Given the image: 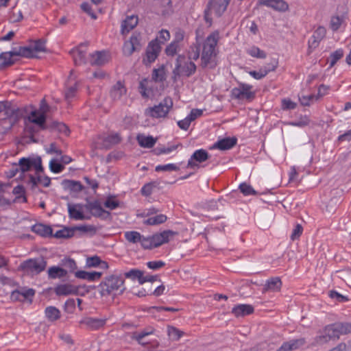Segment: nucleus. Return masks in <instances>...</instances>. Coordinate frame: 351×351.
<instances>
[{
  "label": "nucleus",
  "instance_id": "nucleus-13",
  "mask_svg": "<svg viewBox=\"0 0 351 351\" xmlns=\"http://www.w3.org/2000/svg\"><path fill=\"white\" fill-rule=\"evenodd\" d=\"M127 94V88L124 84L121 81H118L110 89V97L114 101H121L125 97Z\"/></svg>",
  "mask_w": 351,
  "mask_h": 351
},
{
  "label": "nucleus",
  "instance_id": "nucleus-34",
  "mask_svg": "<svg viewBox=\"0 0 351 351\" xmlns=\"http://www.w3.org/2000/svg\"><path fill=\"white\" fill-rule=\"evenodd\" d=\"M121 141V137L117 133L110 134L104 137V146L108 147L118 144Z\"/></svg>",
  "mask_w": 351,
  "mask_h": 351
},
{
  "label": "nucleus",
  "instance_id": "nucleus-57",
  "mask_svg": "<svg viewBox=\"0 0 351 351\" xmlns=\"http://www.w3.org/2000/svg\"><path fill=\"white\" fill-rule=\"evenodd\" d=\"M329 296L331 299L338 302H345L349 300L347 296L343 295L336 291H330Z\"/></svg>",
  "mask_w": 351,
  "mask_h": 351
},
{
  "label": "nucleus",
  "instance_id": "nucleus-21",
  "mask_svg": "<svg viewBox=\"0 0 351 351\" xmlns=\"http://www.w3.org/2000/svg\"><path fill=\"white\" fill-rule=\"evenodd\" d=\"M261 4L271 7L275 10L285 12L288 10L289 5L283 0H259Z\"/></svg>",
  "mask_w": 351,
  "mask_h": 351
},
{
  "label": "nucleus",
  "instance_id": "nucleus-60",
  "mask_svg": "<svg viewBox=\"0 0 351 351\" xmlns=\"http://www.w3.org/2000/svg\"><path fill=\"white\" fill-rule=\"evenodd\" d=\"M13 193L14 195H17L16 197V199H20L21 198L23 202H27L26 197L23 195V194H24V189H23V187L22 186L18 185V186H15L13 189Z\"/></svg>",
  "mask_w": 351,
  "mask_h": 351
},
{
  "label": "nucleus",
  "instance_id": "nucleus-17",
  "mask_svg": "<svg viewBox=\"0 0 351 351\" xmlns=\"http://www.w3.org/2000/svg\"><path fill=\"white\" fill-rule=\"evenodd\" d=\"M69 217L75 220H84L86 219L83 213V206L80 204H67Z\"/></svg>",
  "mask_w": 351,
  "mask_h": 351
},
{
  "label": "nucleus",
  "instance_id": "nucleus-24",
  "mask_svg": "<svg viewBox=\"0 0 351 351\" xmlns=\"http://www.w3.org/2000/svg\"><path fill=\"white\" fill-rule=\"evenodd\" d=\"M28 183L31 184L32 188H34L38 184L45 187H48L51 184V179L48 176H42L38 175L36 176H29Z\"/></svg>",
  "mask_w": 351,
  "mask_h": 351
},
{
  "label": "nucleus",
  "instance_id": "nucleus-47",
  "mask_svg": "<svg viewBox=\"0 0 351 351\" xmlns=\"http://www.w3.org/2000/svg\"><path fill=\"white\" fill-rule=\"evenodd\" d=\"M171 38L170 33L167 29H162L159 32L158 35L154 39L157 40V43L161 46L165 42L168 41Z\"/></svg>",
  "mask_w": 351,
  "mask_h": 351
},
{
  "label": "nucleus",
  "instance_id": "nucleus-44",
  "mask_svg": "<svg viewBox=\"0 0 351 351\" xmlns=\"http://www.w3.org/2000/svg\"><path fill=\"white\" fill-rule=\"evenodd\" d=\"M153 333V331L151 330V331H141V332H134L133 333L132 335V338L134 340H136L138 344L140 345H142V346H145L146 345L147 343V342H145L143 341V338L149 335H151Z\"/></svg>",
  "mask_w": 351,
  "mask_h": 351
},
{
  "label": "nucleus",
  "instance_id": "nucleus-48",
  "mask_svg": "<svg viewBox=\"0 0 351 351\" xmlns=\"http://www.w3.org/2000/svg\"><path fill=\"white\" fill-rule=\"evenodd\" d=\"M254 308H232L231 313L237 317H245L254 313Z\"/></svg>",
  "mask_w": 351,
  "mask_h": 351
},
{
  "label": "nucleus",
  "instance_id": "nucleus-9",
  "mask_svg": "<svg viewBox=\"0 0 351 351\" xmlns=\"http://www.w3.org/2000/svg\"><path fill=\"white\" fill-rule=\"evenodd\" d=\"M161 51V47L157 43L156 40L150 41L147 47L145 57L143 58V62L146 66H149L158 57Z\"/></svg>",
  "mask_w": 351,
  "mask_h": 351
},
{
  "label": "nucleus",
  "instance_id": "nucleus-31",
  "mask_svg": "<svg viewBox=\"0 0 351 351\" xmlns=\"http://www.w3.org/2000/svg\"><path fill=\"white\" fill-rule=\"evenodd\" d=\"M337 323L330 324L324 328V332L326 333L330 340H335L339 338L340 334Z\"/></svg>",
  "mask_w": 351,
  "mask_h": 351
},
{
  "label": "nucleus",
  "instance_id": "nucleus-8",
  "mask_svg": "<svg viewBox=\"0 0 351 351\" xmlns=\"http://www.w3.org/2000/svg\"><path fill=\"white\" fill-rule=\"evenodd\" d=\"M252 85L239 83L237 87L231 90V97L236 99L251 101L255 97V93L252 90Z\"/></svg>",
  "mask_w": 351,
  "mask_h": 351
},
{
  "label": "nucleus",
  "instance_id": "nucleus-39",
  "mask_svg": "<svg viewBox=\"0 0 351 351\" xmlns=\"http://www.w3.org/2000/svg\"><path fill=\"white\" fill-rule=\"evenodd\" d=\"M330 339L327 336L326 333L324 332V328L322 331L319 332V335H317L313 340V342L311 343L312 346H315L318 345H323L324 343H328L330 341Z\"/></svg>",
  "mask_w": 351,
  "mask_h": 351
},
{
  "label": "nucleus",
  "instance_id": "nucleus-42",
  "mask_svg": "<svg viewBox=\"0 0 351 351\" xmlns=\"http://www.w3.org/2000/svg\"><path fill=\"white\" fill-rule=\"evenodd\" d=\"M180 170V167L173 163H169L166 165H158L155 167V171H177Z\"/></svg>",
  "mask_w": 351,
  "mask_h": 351
},
{
  "label": "nucleus",
  "instance_id": "nucleus-6",
  "mask_svg": "<svg viewBox=\"0 0 351 351\" xmlns=\"http://www.w3.org/2000/svg\"><path fill=\"white\" fill-rule=\"evenodd\" d=\"M173 106V101L170 97H165L158 105L147 108L145 114L152 118L165 117Z\"/></svg>",
  "mask_w": 351,
  "mask_h": 351
},
{
  "label": "nucleus",
  "instance_id": "nucleus-41",
  "mask_svg": "<svg viewBox=\"0 0 351 351\" xmlns=\"http://www.w3.org/2000/svg\"><path fill=\"white\" fill-rule=\"evenodd\" d=\"M19 166L22 172H26L32 169L33 159L22 158L19 160Z\"/></svg>",
  "mask_w": 351,
  "mask_h": 351
},
{
  "label": "nucleus",
  "instance_id": "nucleus-51",
  "mask_svg": "<svg viewBox=\"0 0 351 351\" xmlns=\"http://www.w3.org/2000/svg\"><path fill=\"white\" fill-rule=\"evenodd\" d=\"M178 147V145H171L170 147H156L154 152L156 155L159 156L161 154H169L173 151L176 150Z\"/></svg>",
  "mask_w": 351,
  "mask_h": 351
},
{
  "label": "nucleus",
  "instance_id": "nucleus-3",
  "mask_svg": "<svg viewBox=\"0 0 351 351\" xmlns=\"http://www.w3.org/2000/svg\"><path fill=\"white\" fill-rule=\"evenodd\" d=\"M178 233L171 230H166L160 232H156L152 235L146 237L145 250H152L158 247L165 243L169 242Z\"/></svg>",
  "mask_w": 351,
  "mask_h": 351
},
{
  "label": "nucleus",
  "instance_id": "nucleus-20",
  "mask_svg": "<svg viewBox=\"0 0 351 351\" xmlns=\"http://www.w3.org/2000/svg\"><path fill=\"white\" fill-rule=\"evenodd\" d=\"M282 281L278 277L268 279L263 287V292H276L280 290Z\"/></svg>",
  "mask_w": 351,
  "mask_h": 351
},
{
  "label": "nucleus",
  "instance_id": "nucleus-38",
  "mask_svg": "<svg viewBox=\"0 0 351 351\" xmlns=\"http://www.w3.org/2000/svg\"><path fill=\"white\" fill-rule=\"evenodd\" d=\"M74 235V229L69 228H63L57 230L54 234V237L58 239L71 238Z\"/></svg>",
  "mask_w": 351,
  "mask_h": 351
},
{
  "label": "nucleus",
  "instance_id": "nucleus-11",
  "mask_svg": "<svg viewBox=\"0 0 351 351\" xmlns=\"http://www.w3.org/2000/svg\"><path fill=\"white\" fill-rule=\"evenodd\" d=\"M47 106H41L39 110H35L31 112L27 119L29 121L36 124L41 129L45 128V112H47Z\"/></svg>",
  "mask_w": 351,
  "mask_h": 351
},
{
  "label": "nucleus",
  "instance_id": "nucleus-62",
  "mask_svg": "<svg viewBox=\"0 0 351 351\" xmlns=\"http://www.w3.org/2000/svg\"><path fill=\"white\" fill-rule=\"evenodd\" d=\"M340 335L351 332V324L337 323Z\"/></svg>",
  "mask_w": 351,
  "mask_h": 351
},
{
  "label": "nucleus",
  "instance_id": "nucleus-64",
  "mask_svg": "<svg viewBox=\"0 0 351 351\" xmlns=\"http://www.w3.org/2000/svg\"><path fill=\"white\" fill-rule=\"evenodd\" d=\"M49 168L52 172L58 173L62 172L64 167L55 160H52L49 162Z\"/></svg>",
  "mask_w": 351,
  "mask_h": 351
},
{
  "label": "nucleus",
  "instance_id": "nucleus-15",
  "mask_svg": "<svg viewBox=\"0 0 351 351\" xmlns=\"http://www.w3.org/2000/svg\"><path fill=\"white\" fill-rule=\"evenodd\" d=\"M108 320V317H103L101 318L96 317H85L80 321L81 324L86 325L90 330H97L103 328Z\"/></svg>",
  "mask_w": 351,
  "mask_h": 351
},
{
  "label": "nucleus",
  "instance_id": "nucleus-33",
  "mask_svg": "<svg viewBox=\"0 0 351 351\" xmlns=\"http://www.w3.org/2000/svg\"><path fill=\"white\" fill-rule=\"evenodd\" d=\"M47 272L49 278L52 279L62 278L66 275V271L65 269L57 266L49 267Z\"/></svg>",
  "mask_w": 351,
  "mask_h": 351
},
{
  "label": "nucleus",
  "instance_id": "nucleus-56",
  "mask_svg": "<svg viewBox=\"0 0 351 351\" xmlns=\"http://www.w3.org/2000/svg\"><path fill=\"white\" fill-rule=\"evenodd\" d=\"M101 264V258L98 256L88 257L86 261V265L88 267H97Z\"/></svg>",
  "mask_w": 351,
  "mask_h": 351
},
{
  "label": "nucleus",
  "instance_id": "nucleus-53",
  "mask_svg": "<svg viewBox=\"0 0 351 351\" xmlns=\"http://www.w3.org/2000/svg\"><path fill=\"white\" fill-rule=\"evenodd\" d=\"M30 45L32 48L34 54L36 52H42L45 51V43L42 40H36Z\"/></svg>",
  "mask_w": 351,
  "mask_h": 351
},
{
  "label": "nucleus",
  "instance_id": "nucleus-14",
  "mask_svg": "<svg viewBox=\"0 0 351 351\" xmlns=\"http://www.w3.org/2000/svg\"><path fill=\"white\" fill-rule=\"evenodd\" d=\"M125 240L132 244L139 243L141 247L145 250L146 237L141 234L139 232L135 230L126 231L124 233Z\"/></svg>",
  "mask_w": 351,
  "mask_h": 351
},
{
  "label": "nucleus",
  "instance_id": "nucleus-2",
  "mask_svg": "<svg viewBox=\"0 0 351 351\" xmlns=\"http://www.w3.org/2000/svg\"><path fill=\"white\" fill-rule=\"evenodd\" d=\"M99 287L101 295L120 294L125 290L124 279L121 276L110 275L101 282Z\"/></svg>",
  "mask_w": 351,
  "mask_h": 351
},
{
  "label": "nucleus",
  "instance_id": "nucleus-32",
  "mask_svg": "<svg viewBox=\"0 0 351 351\" xmlns=\"http://www.w3.org/2000/svg\"><path fill=\"white\" fill-rule=\"evenodd\" d=\"M167 219V217L163 214H159L154 217H150L143 221V223L147 226H155L165 223Z\"/></svg>",
  "mask_w": 351,
  "mask_h": 351
},
{
  "label": "nucleus",
  "instance_id": "nucleus-40",
  "mask_svg": "<svg viewBox=\"0 0 351 351\" xmlns=\"http://www.w3.org/2000/svg\"><path fill=\"white\" fill-rule=\"evenodd\" d=\"M104 205L106 208L112 210L120 206V202L114 196H109L106 198Z\"/></svg>",
  "mask_w": 351,
  "mask_h": 351
},
{
  "label": "nucleus",
  "instance_id": "nucleus-18",
  "mask_svg": "<svg viewBox=\"0 0 351 351\" xmlns=\"http://www.w3.org/2000/svg\"><path fill=\"white\" fill-rule=\"evenodd\" d=\"M277 63L267 64L261 67L258 71H251L249 72L250 76L256 80H261L265 77L269 72L275 71Z\"/></svg>",
  "mask_w": 351,
  "mask_h": 351
},
{
  "label": "nucleus",
  "instance_id": "nucleus-22",
  "mask_svg": "<svg viewBox=\"0 0 351 351\" xmlns=\"http://www.w3.org/2000/svg\"><path fill=\"white\" fill-rule=\"evenodd\" d=\"M102 276L101 272L92 271L88 272L86 271H77L75 273V276L79 279L86 280L88 282H95L100 279Z\"/></svg>",
  "mask_w": 351,
  "mask_h": 351
},
{
  "label": "nucleus",
  "instance_id": "nucleus-63",
  "mask_svg": "<svg viewBox=\"0 0 351 351\" xmlns=\"http://www.w3.org/2000/svg\"><path fill=\"white\" fill-rule=\"evenodd\" d=\"M310 120L307 116L302 117L299 120L291 122L289 124L296 127H304L308 125Z\"/></svg>",
  "mask_w": 351,
  "mask_h": 351
},
{
  "label": "nucleus",
  "instance_id": "nucleus-4",
  "mask_svg": "<svg viewBox=\"0 0 351 351\" xmlns=\"http://www.w3.org/2000/svg\"><path fill=\"white\" fill-rule=\"evenodd\" d=\"M230 0H211L204 11V19L209 26L212 25L213 15L221 16L226 10Z\"/></svg>",
  "mask_w": 351,
  "mask_h": 351
},
{
  "label": "nucleus",
  "instance_id": "nucleus-29",
  "mask_svg": "<svg viewBox=\"0 0 351 351\" xmlns=\"http://www.w3.org/2000/svg\"><path fill=\"white\" fill-rule=\"evenodd\" d=\"M13 56H15V54L13 53V49L10 51L0 53V67L12 65L14 62L12 60Z\"/></svg>",
  "mask_w": 351,
  "mask_h": 351
},
{
  "label": "nucleus",
  "instance_id": "nucleus-49",
  "mask_svg": "<svg viewBox=\"0 0 351 351\" xmlns=\"http://www.w3.org/2000/svg\"><path fill=\"white\" fill-rule=\"evenodd\" d=\"M179 49V44L171 41L165 48V52L167 56H174Z\"/></svg>",
  "mask_w": 351,
  "mask_h": 351
},
{
  "label": "nucleus",
  "instance_id": "nucleus-1",
  "mask_svg": "<svg viewBox=\"0 0 351 351\" xmlns=\"http://www.w3.org/2000/svg\"><path fill=\"white\" fill-rule=\"evenodd\" d=\"M219 32L216 30L209 34L203 43L201 54V66L204 69H215L217 64L216 49L219 40Z\"/></svg>",
  "mask_w": 351,
  "mask_h": 351
},
{
  "label": "nucleus",
  "instance_id": "nucleus-25",
  "mask_svg": "<svg viewBox=\"0 0 351 351\" xmlns=\"http://www.w3.org/2000/svg\"><path fill=\"white\" fill-rule=\"evenodd\" d=\"M55 292L58 295H66L77 292V289L75 286L69 284H60L55 287Z\"/></svg>",
  "mask_w": 351,
  "mask_h": 351
},
{
  "label": "nucleus",
  "instance_id": "nucleus-45",
  "mask_svg": "<svg viewBox=\"0 0 351 351\" xmlns=\"http://www.w3.org/2000/svg\"><path fill=\"white\" fill-rule=\"evenodd\" d=\"M343 56V51L341 49H339L332 52L329 58L330 67H332L336 62L340 60Z\"/></svg>",
  "mask_w": 351,
  "mask_h": 351
},
{
  "label": "nucleus",
  "instance_id": "nucleus-16",
  "mask_svg": "<svg viewBox=\"0 0 351 351\" xmlns=\"http://www.w3.org/2000/svg\"><path fill=\"white\" fill-rule=\"evenodd\" d=\"M110 60L109 55L107 52L95 51V53L90 54L88 58V62L93 66H102L107 63Z\"/></svg>",
  "mask_w": 351,
  "mask_h": 351
},
{
  "label": "nucleus",
  "instance_id": "nucleus-12",
  "mask_svg": "<svg viewBox=\"0 0 351 351\" xmlns=\"http://www.w3.org/2000/svg\"><path fill=\"white\" fill-rule=\"evenodd\" d=\"M88 45L84 43L80 44L76 49L71 51V54L75 64L81 65L85 64L88 59L87 58Z\"/></svg>",
  "mask_w": 351,
  "mask_h": 351
},
{
  "label": "nucleus",
  "instance_id": "nucleus-28",
  "mask_svg": "<svg viewBox=\"0 0 351 351\" xmlns=\"http://www.w3.org/2000/svg\"><path fill=\"white\" fill-rule=\"evenodd\" d=\"M137 141L139 145L142 147L152 148L156 143V139L151 136H145L139 134L137 136Z\"/></svg>",
  "mask_w": 351,
  "mask_h": 351
},
{
  "label": "nucleus",
  "instance_id": "nucleus-50",
  "mask_svg": "<svg viewBox=\"0 0 351 351\" xmlns=\"http://www.w3.org/2000/svg\"><path fill=\"white\" fill-rule=\"evenodd\" d=\"M66 186L70 191L73 192H80L83 189V186L78 181L67 180L66 182Z\"/></svg>",
  "mask_w": 351,
  "mask_h": 351
},
{
  "label": "nucleus",
  "instance_id": "nucleus-52",
  "mask_svg": "<svg viewBox=\"0 0 351 351\" xmlns=\"http://www.w3.org/2000/svg\"><path fill=\"white\" fill-rule=\"evenodd\" d=\"M143 271L136 269H132L125 273V277L131 278L132 280H138L139 284H141V278L142 277Z\"/></svg>",
  "mask_w": 351,
  "mask_h": 351
},
{
  "label": "nucleus",
  "instance_id": "nucleus-5",
  "mask_svg": "<svg viewBox=\"0 0 351 351\" xmlns=\"http://www.w3.org/2000/svg\"><path fill=\"white\" fill-rule=\"evenodd\" d=\"M196 65L191 60H186L184 55H179L176 58L173 74L175 77L184 75L190 77L196 71Z\"/></svg>",
  "mask_w": 351,
  "mask_h": 351
},
{
  "label": "nucleus",
  "instance_id": "nucleus-55",
  "mask_svg": "<svg viewBox=\"0 0 351 351\" xmlns=\"http://www.w3.org/2000/svg\"><path fill=\"white\" fill-rule=\"evenodd\" d=\"M77 92V83L66 88L65 90V98L68 101L73 99Z\"/></svg>",
  "mask_w": 351,
  "mask_h": 351
},
{
  "label": "nucleus",
  "instance_id": "nucleus-27",
  "mask_svg": "<svg viewBox=\"0 0 351 351\" xmlns=\"http://www.w3.org/2000/svg\"><path fill=\"white\" fill-rule=\"evenodd\" d=\"M32 231L42 237L52 235V228L51 226L43 223H37L33 226Z\"/></svg>",
  "mask_w": 351,
  "mask_h": 351
},
{
  "label": "nucleus",
  "instance_id": "nucleus-46",
  "mask_svg": "<svg viewBox=\"0 0 351 351\" xmlns=\"http://www.w3.org/2000/svg\"><path fill=\"white\" fill-rule=\"evenodd\" d=\"M45 316L51 322L58 319L60 316L58 308H45Z\"/></svg>",
  "mask_w": 351,
  "mask_h": 351
},
{
  "label": "nucleus",
  "instance_id": "nucleus-54",
  "mask_svg": "<svg viewBox=\"0 0 351 351\" xmlns=\"http://www.w3.org/2000/svg\"><path fill=\"white\" fill-rule=\"evenodd\" d=\"M342 23V18L338 16H332L330 19V27L332 31L336 32L341 27Z\"/></svg>",
  "mask_w": 351,
  "mask_h": 351
},
{
  "label": "nucleus",
  "instance_id": "nucleus-10",
  "mask_svg": "<svg viewBox=\"0 0 351 351\" xmlns=\"http://www.w3.org/2000/svg\"><path fill=\"white\" fill-rule=\"evenodd\" d=\"M210 158L208 152L204 149L195 150L189 159L186 168L195 169L199 168L200 164Z\"/></svg>",
  "mask_w": 351,
  "mask_h": 351
},
{
  "label": "nucleus",
  "instance_id": "nucleus-59",
  "mask_svg": "<svg viewBox=\"0 0 351 351\" xmlns=\"http://www.w3.org/2000/svg\"><path fill=\"white\" fill-rule=\"evenodd\" d=\"M129 41L131 42L132 45H133V47H134V49L136 51L140 50V49L141 47V36L139 34H136V33L133 34L131 36Z\"/></svg>",
  "mask_w": 351,
  "mask_h": 351
},
{
  "label": "nucleus",
  "instance_id": "nucleus-23",
  "mask_svg": "<svg viewBox=\"0 0 351 351\" xmlns=\"http://www.w3.org/2000/svg\"><path fill=\"white\" fill-rule=\"evenodd\" d=\"M138 21L137 16L132 15L128 16L121 24V33L124 34L130 32L137 25Z\"/></svg>",
  "mask_w": 351,
  "mask_h": 351
},
{
  "label": "nucleus",
  "instance_id": "nucleus-61",
  "mask_svg": "<svg viewBox=\"0 0 351 351\" xmlns=\"http://www.w3.org/2000/svg\"><path fill=\"white\" fill-rule=\"evenodd\" d=\"M303 232V228L302 226L298 223L295 226L294 228L293 229V231L291 232V234L290 236L291 239L292 241H295L296 239H298Z\"/></svg>",
  "mask_w": 351,
  "mask_h": 351
},
{
  "label": "nucleus",
  "instance_id": "nucleus-37",
  "mask_svg": "<svg viewBox=\"0 0 351 351\" xmlns=\"http://www.w3.org/2000/svg\"><path fill=\"white\" fill-rule=\"evenodd\" d=\"M247 53L252 57L264 59L266 58V53L256 46H252L247 49Z\"/></svg>",
  "mask_w": 351,
  "mask_h": 351
},
{
  "label": "nucleus",
  "instance_id": "nucleus-7",
  "mask_svg": "<svg viewBox=\"0 0 351 351\" xmlns=\"http://www.w3.org/2000/svg\"><path fill=\"white\" fill-rule=\"evenodd\" d=\"M46 266L47 262L43 258H29L21 263L20 269L26 273L39 274Z\"/></svg>",
  "mask_w": 351,
  "mask_h": 351
},
{
  "label": "nucleus",
  "instance_id": "nucleus-35",
  "mask_svg": "<svg viewBox=\"0 0 351 351\" xmlns=\"http://www.w3.org/2000/svg\"><path fill=\"white\" fill-rule=\"evenodd\" d=\"M152 79L155 82H162L166 79L165 66L162 65L158 69H154L152 73Z\"/></svg>",
  "mask_w": 351,
  "mask_h": 351
},
{
  "label": "nucleus",
  "instance_id": "nucleus-30",
  "mask_svg": "<svg viewBox=\"0 0 351 351\" xmlns=\"http://www.w3.org/2000/svg\"><path fill=\"white\" fill-rule=\"evenodd\" d=\"M13 53L15 54V56H22L25 58H31L34 56L31 45L19 47L18 48L14 47L13 48Z\"/></svg>",
  "mask_w": 351,
  "mask_h": 351
},
{
  "label": "nucleus",
  "instance_id": "nucleus-26",
  "mask_svg": "<svg viewBox=\"0 0 351 351\" xmlns=\"http://www.w3.org/2000/svg\"><path fill=\"white\" fill-rule=\"evenodd\" d=\"M87 208L90 210L92 214L98 217H103L105 215H110V213L105 210L101 206L99 202H93L87 206Z\"/></svg>",
  "mask_w": 351,
  "mask_h": 351
},
{
  "label": "nucleus",
  "instance_id": "nucleus-58",
  "mask_svg": "<svg viewBox=\"0 0 351 351\" xmlns=\"http://www.w3.org/2000/svg\"><path fill=\"white\" fill-rule=\"evenodd\" d=\"M318 99L317 95L311 94L306 96H302L300 98V101L302 106H309L313 101H316Z\"/></svg>",
  "mask_w": 351,
  "mask_h": 351
},
{
  "label": "nucleus",
  "instance_id": "nucleus-19",
  "mask_svg": "<svg viewBox=\"0 0 351 351\" xmlns=\"http://www.w3.org/2000/svg\"><path fill=\"white\" fill-rule=\"evenodd\" d=\"M237 139L235 137L224 138L215 142L211 148L219 150H228L232 148L237 144Z\"/></svg>",
  "mask_w": 351,
  "mask_h": 351
},
{
  "label": "nucleus",
  "instance_id": "nucleus-43",
  "mask_svg": "<svg viewBox=\"0 0 351 351\" xmlns=\"http://www.w3.org/2000/svg\"><path fill=\"white\" fill-rule=\"evenodd\" d=\"M239 189L245 196L255 195L257 194V192L252 188V186L245 182L240 184Z\"/></svg>",
  "mask_w": 351,
  "mask_h": 351
},
{
  "label": "nucleus",
  "instance_id": "nucleus-36",
  "mask_svg": "<svg viewBox=\"0 0 351 351\" xmlns=\"http://www.w3.org/2000/svg\"><path fill=\"white\" fill-rule=\"evenodd\" d=\"M200 54V44L197 42L190 46L187 53L189 60H196L199 58Z\"/></svg>",
  "mask_w": 351,
  "mask_h": 351
}]
</instances>
